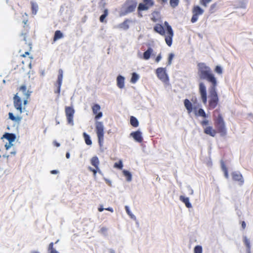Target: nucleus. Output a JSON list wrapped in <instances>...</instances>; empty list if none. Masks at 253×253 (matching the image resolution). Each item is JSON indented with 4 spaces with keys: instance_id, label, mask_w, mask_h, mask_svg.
Listing matches in <instances>:
<instances>
[{
    "instance_id": "obj_41",
    "label": "nucleus",
    "mask_w": 253,
    "mask_h": 253,
    "mask_svg": "<svg viewBox=\"0 0 253 253\" xmlns=\"http://www.w3.org/2000/svg\"><path fill=\"white\" fill-rule=\"evenodd\" d=\"M222 170L224 171V176L226 178H228L229 177L228 172V169L227 168L223 165L222 166Z\"/></svg>"
},
{
    "instance_id": "obj_53",
    "label": "nucleus",
    "mask_w": 253,
    "mask_h": 253,
    "mask_svg": "<svg viewBox=\"0 0 253 253\" xmlns=\"http://www.w3.org/2000/svg\"><path fill=\"white\" fill-rule=\"evenodd\" d=\"M70 153L69 152L66 153V157L67 159H69L70 158Z\"/></svg>"
},
{
    "instance_id": "obj_22",
    "label": "nucleus",
    "mask_w": 253,
    "mask_h": 253,
    "mask_svg": "<svg viewBox=\"0 0 253 253\" xmlns=\"http://www.w3.org/2000/svg\"><path fill=\"white\" fill-rule=\"evenodd\" d=\"M180 200L185 204L186 207L188 208H191L192 207V205L189 202V199L188 197H185L183 196H180L179 197Z\"/></svg>"
},
{
    "instance_id": "obj_33",
    "label": "nucleus",
    "mask_w": 253,
    "mask_h": 253,
    "mask_svg": "<svg viewBox=\"0 0 253 253\" xmlns=\"http://www.w3.org/2000/svg\"><path fill=\"white\" fill-rule=\"evenodd\" d=\"M124 175L126 177L127 181H130L131 180V174L127 170H124L123 171Z\"/></svg>"
},
{
    "instance_id": "obj_44",
    "label": "nucleus",
    "mask_w": 253,
    "mask_h": 253,
    "mask_svg": "<svg viewBox=\"0 0 253 253\" xmlns=\"http://www.w3.org/2000/svg\"><path fill=\"white\" fill-rule=\"evenodd\" d=\"M162 58V57H161V54H159L156 58L155 59V61L157 62V63H158L161 59Z\"/></svg>"
},
{
    "instance_id": "obj_38",
    "label": "nucleus",
    "mask_w": 253,
    "mask_h": 253,
    "mask_svg": "<svg viewBox=\"0 0 253 253\" xmlns=\"http://www.w3.org/2000/svg\"><path fill=\"white\" fill-rule=\"evenodd\" d=\"M194 253H202V247L201 246H196L194 248Z\"/></svg>"
},
{
    "instance_id": "obj_15",
    "label": "nucleus",
    "mask_w": 253,
    "mask_h": 253,
    "mask_svg": "<svg viewBox=\"0 0 253 253\" xmlns=\"http://www.w3.org/2000/svg\"><path fill=\"white\" fill-rule=\"evenodd\" d=\"M62 79H63V71L62 69H59L58 70V79L57 81V88L56 91H55V93L59 94L60 92V88L62 83Z\"/></svg>"
},
{
    "instance_id": "obj_27",
    "label": "nucleus",
    "mask_w": 253,
    "mask_h": 253,
    "mask_svg": "<svg viewBox=\"0 0 253 253\" xmlns=\"http://www.w3.org/2000/svg\"><path fill=\"white\" fill-rule=\"evenodd\" d=\"M159 15V12L156 11H153L152 13V17L151 18V20L154 22H156L158 20Z\"/></svg>"
},
{
    "instance_id": "obj_11",
    "label": "nucleus",
    "mask_w": 253,
    "mask_h": 253,
    "mask_svg": "<svg viewBox=\"0 0 253 253\" xmlns=\"http://www.w3.org/2000/svg\"><path fill=\"white\" fill-rule=\"evenodd\" d=\"M156 74L158 78L163 82H167L169 80L168 76L166 70L163 68H158L156 70Z\"/></svg>"
},
{
    "instance_id": "obj_12",
    "label": "nucleus",
    "mask_w": 253,
    "mask_h": 253,
    "mask_svg": "<svg viewBox=\"0 0 253 253\" xmlns=\"http://www.w3.org/2000/svg\"><path fill=\"white\" fill-rule=\"evenodd\" d=\"M26 21H24L25 25L23 27V29L22 31L21 34V37L22 38V40L26 42V43H27V41L30 39V35H29V29L30 27L28 25H27Z\"/></svg>"
},
{
    "instance_id": "obj_24",
    "label": "nucleus",
    "mask_w": 253,
    "mask_h": 253,
    "mask_svg": "<svg viewBox=\"0 0 253 253\" xmlns=\"http://www.w3.org/2000/svg\"><path fill=\"white\" fill-rule=\"evenodd\" d=\"M63 37V35L60 30H57L55 32L54 36L53 37V41L55 42L57 40L60 39Z\"/></svg>"
},
{
    "instance_id": "obj_28",
    "label": "nucleus",
    "mask_w": 253,
    "mask_h": 253,
    "mask_svg": "<svg viewBox=\"0 0 253 253\" xmlns=\"http://www.w3.org/2000/svg\"><path fill=\"white\" fill-rule=\"evenodd\" d=\"M83 136L84 139V141L85 143L88 145H90L92 144V141L90 138V136L88 134H87L85 132L83 133Z\"/></svg>"
},
{
    "instance_id": "obj_23",
    "label": "nucleus",
    "mask_w": 253,
    "mask_h": 253,
    "mask_svg": "<svg viewBox=\"0 0 253 253\" xmlns=\"http://www.w3.org/2000/svg\"><path fill=\"white\" fill-rule=\"evenodd\" d=\"M90 163L95 168L97 169H99V161L97 157H93L90 160Z\"/></svg>"
},
{
    "instance_id": "obj_8",
    "label": "nucleus",
    "mask_w": 253,
    "mask_h": 253,
    "mask_svg": "<svg viewBox=\"0 0 253 253\" xmlns=\"http://www.w3.org/2000/svg\"><path fill=\"white\" fill-rule=\"evenodd\" d=\"M136 0H127L125 3V14L134 11L137 6Z\"/></svg>"
},
{
    "instance_id": "obj_54",
    "label": "nucleus",
    "mask_w": 253,
    "mask_h": 253,
    "mask_svg": "<svg viewBox=\"0 0 253 253\" xmlns=\"http://www.w3.org/2000/svg\"><path fill=\"white\" fill-rule=\"evenodd\" d=\"M55 145H56L57 147H59V145H60V144H59V143H56Z\"/></svg>"
},
{
    "instance_id": "obj_2",
    "label": "nucleus",
    "mask_w": 253,
    "mask_h": 253,
    "mask_svg": "<svg viewBox=\"0 0 253 253\" xmlns=\"http://www.w3.org/2000/svg\"><path fill=\"white\" fill-rule=\"evenodd\" d=\"M213 118L216 129L211 126L204 127L209 123L208 120H204L201 122V126L204 128V133L212 137H214L217 133H220L221 136H225L227 133L225 124L219 109H216L213 112Z\"/></svg>"
},
{
    "instance_id": "obj_36",
    "label": "nucleus",
    "mask_w": 253,
    "mask_h": 253,
    "mask_svg": "<svg viewBox=\"0 0 253 253\" xmlns=\"http://www.w3.org/2000/svg\"><path fill=\"white\" fill-rule=\"evenodd\" d=\"M88 170H89V171H91V172H93V176H94V177H96V173H97V172H99V173H100V172H101V171H100V170L99 169H96V168H95V169H92L91 167H89L88 168Z\"/></svg>"
},
{
    "instance_id": "obj_4",
    "label": "nucleus",
    "mask_w": 253,
    "mask_h": 253,
    "mask_svg": "<svg viewBox=\"0 0 253 253\" xmlns=\"http://www.w3.org/2000/svg\"><path fill=\"white\" fill-rule=\"evenodd\" d=\"M184 105L189 114L194 111L196 116H200L204 118L207 117L204 109L200 108L198 110H197V107L195 105L193 107L192 102L189 99H185L184 100Z\"/></svg>"
},
{
    "instance_id": "obj_26",
    "label": "nucleus",
    "mask_w": 253,
    "mask_h": 253,
    "mask_svg": "<svg viewBox=\"0 0 253 253\" xmlns=\"http://www.w3.org/2000/svg\"><path fill=\"white\" fill-rule=\"evenodd\" d=\"M31 4L32 14L36 15L38 10V5L36 3L33 1H31Z\"/></svg>"
},
{
    "instance_id": "obj_9",
    "label": "nucleus",
    "mask_w": 253,
    "mask_h": 253,
    "mask_svg": "<svg viewBox=\"0 0 253 253\" xmlns=\"http://www.w3.org/2000/svg\"><path fill=\"white\" fill-rule=\"evenodd\" d=\"M13 105L15 108L18 110L20 113H22L23 112V109H25V108H22V101L21 99V97L18 95L17 93L14 95L13 97Z\"/></svg>"
},
{
    "instance_id": "obj_20",
    "label": "nucleus",
    "mask_w": 253,
    "mask_h": 253,
    "mask_svg": "<svg viewBox=\"0 0 253 253\" xmlns=\"http://www.w3.org/2000/svg\"><path fill=\"white\" fill-rule=\"evenodd\" d=\"M153 52V49L151 47H149L147 50L143 53L142 58L146 60H148L150 58Z\"/></svg>"
},
{
    "instance_id": "obj_13",
    "label": "nucleus",
    "mask_w": 253,
    "mask_h": 253,
    "mask_svg": "<svg viewBox=\"0 0 253 253\" xmlns=\"http://www.w3.org/2000/svg\"><path fill=\"white\" fill-rule=\"evenodd\" d=\"M232 178L233 181L238 182L240 186L243 185L244 180L242 175L238 171H234L231 173Z\"/></svg>"
},
{
    "instance_id": "obj_14",
    "label": "nucleus",
    "mask_w": 253,
    "mask_h": 253,
    "mask_svg": "<svg viewBox=\"0 0 253 253\" xmlns=\"http://www.w3.org/2000/svg\"><path fill=\"white\" fill-rule=\"evenodd\" d=\"M19 91L22 92L24 96V105L28 103V99L30 97V92L27 90V87L25 85H21L19 88Z\"/></svg>"
},
{
    "instance_id": "obj_7",
    "label": "nucleus",
    "mask_w": 253,
    "mask_h": 253,
    "mask_svg": "<svg viewBox=\"0 0 253 253\" xmlns=\"http://www.w3.org/2000/svg\"><path fill=\"white\" fill-rule=\"evenodd\" d=\"M193 15L191 19V22L193 23L196 22L199 15H202L204 13V10L198 5H195L192 9Z\"/></svg>"
},
{
    "instance_id": "obj_29",
    "label": "nucleus",
    "mask_w": 253,
    "mask_h": 253,
    "mask_svg": "<svg viewBox=\"0 0 253 253\" xmlns=\"http://www.w3.org/2000/svg\"><path fill=\"white\" fill-rule=\"evenodd\" d=\"M8 116H9V118L13 121L18 122H20L21 120V117H15L13 115V113H12L11 112H9L8 113Z\"/></svg>"
},
{
    "instance_id": "obj_25",
    "label": "nucleus",
    "mask_w": 253,
    "mask_h": 253,
    "mask_svg": "<svg viewBox=\"0 0 253 253\" xmlns=\"http://www.w3.org/2000/svg\"><path fill=\"white\" fill-rule=\"evenodd\" d=\"M130 125L132 126L135 127H137L139 125V122H138L137 119L133 116L130 117Z\"/></svg>"
},
{
    "instance_id": "obj_46",
    "label": "nucleus",
    "mask_w": 253,
    "mask_h": 253,
    "mask_svg": "<svg viewBox=\"0 0 253 253\" xmlns=\"http://www.w3.org/2000/svg\"><path fill=\"white\" fill-rule=\"evenodd\" d=\"M217 4L216 3H214L212 4L211 5V7H210V10L211 11L214 8H215Z\"/></svg>"
},
{
    "instance_id": "obj_49",
    "label": "nucleus",
    "mask_w": 253,
    "mask_h": 253,
    "mask_svg": "<svg viewBox=\"0 0 253 253\" xmlns=\"http://www.w3.org/2000/svg\"><path fill=\"white\" fill-rule=\"evenodd\" d=\"M12 145L11 143L9 142L8 144H6L5 145V147L6 150H8L10 147H11V146Z\"/></svg>"
},
{
    "instance_id": "obj_30",
    "label": "nucleus",
    "mask_w": 253,
    "mask_h": 253,
    "mask_svg": "<svg viewBox=\"0 0 253 253\" xmlns=\"http://www.w3.org/2000/svg\"><path fill=\"white\" fill-rule=\"evenodd\" d=\"M54 244L51 242L49 244L48 248V251L49 253H59L53 247Z\"/></svg>"
},
{
    "instance_id": "obj_55",
    "label": "nucleus",
    "mask_w": 253,
    "mask_h": 253,
    "mask_svg": "<svg viewBox=\"0 0 253 253\" xmlns=\"http://www.w3.org/2000/svg\"><path fill=\"white\" fill-rule=\"evenodd\" d=\"M28 44L30 46V48H31V43H28Z\"/></svg>"
},
{
    "instance_id": "obj_51",
    "label": "nucleus",
    "mask_w": 253,
    "mask_h": 253,
    "mask_svg": "<svg viewBox=\"0 0 253 253\" xmlns=\"http://www.w3.org/2000/svg\"><path fill=\"white\" fill-rule=\"evenodd\" d=\"M125 209H126V211L127 213V214L130 215H131L130 213V211L129 210V209H128V207L126 206Z\"/></svg>"
},
{
    "instance_id": "obj_37",
    "label": "nucleus",
    "mask_w": 253,
    "mask_h": 253,
    "mask_svg": "<svg viewBox=\"0 0 253 253\" xmlns=\"http://www.w3.org/2000/svg\"><path fill=\"white\" fill-rule=\"evenodd\" d=\"M104 210L108 211H111V212H113V211H114L113 209L112 208H110L109 207V208L104 209L103 208V206L102 205H100L98 209V211H100V212Z\"/></svg>"
},
{
    "instance_id": "obj_35",
    "label": "nucleus",
    "mask_w": 253,
    "mask_h": 253,
    "mask_svg": "<svg viewBox=\"0 0 253 253\" xmlns=\"http://www.w3.org/2000/svg\"><path fill=\"white\" fill-rule=\"evenodd\" d=\"M169 3L172 8H175L178 5L179 0H170Z\"/></svg>"
},
{
    "instance_id": "obj_19",
    "label": "nucleus",
    "mask_w": 253,
    "mask_h": 253,
    "mask_svg": "<svg viewBox=\"0 0 253 253\" xmlns=\"http://www.w3.org/2000/svg\"><path fill=\"white\" fill-rule=\"evenodd\" d=\"M131 22V20L126 19L123 23L118 25V27L120 29L126 30L129 28V23Z\"/></svg>"
},
{
    "instance_id": "obj_42",
    "label": "nucleus",
    "mask_w": 253,
    "mask_h": 253,
    "mask_svg": "<svg viewBox=\"0 0 253 253\" xmlns=\"http://www.w3.org/2000/svg\"><path fill=\"white\" fill-rule=\"evenodd\" d=\"M214 71L216 73L218 74H222V69L221 67L219 66H216L214 69Z\"/></svg>"
},
{
    "instance_id": "obj_5",
    "label": "nucleus",
    "mask_w": 253,
    "mask_h": 253,
    "mask_svg": "<svg viewBox=\"0 0 253 253\" xmlns=\"http://www.w3.org/2000/svg\"><path fill=\"white\" fill-rule=\"evenodd\" d=\"M95 126L98 143L100 147H101L104 141V126L103 123L101 122H97Z\"/></svg>"
},
{
    "instance_id": "obj_56",
    "label": "nucleus",
    "mask_w": 253,
    "mask_h": 253,
    "mask_svg": "<svg viewBox=\"0 0 253 253\" xmlns=\"http://www.w3.org/2000/svg\"><path fill=\"white\" fill-rule=\"evenodd\" d=\"M32 253H40L38 252L34 251Z\"/></svg>"
},
{
    "instance_id": "obj_21",
    "label": "nucleus",
    "mask_w": 253,
    "mask_h": 253,
    "mask_svg": "<svg viewBox=\"0 0 253 253\" xmlns=\"http://www.w3.org/2000/svg\"><path fill=\"white\" fill-rule=\"evenodd\" d=\"M2 137L8 140L9 142L10 143H12V142H13L16 138V136L14 134L9 133H5L3 135Z\"/></svg>"
},
{
    "instance_id": "obj_17",
    "label": "nucleus",
    "mask_w": 253,
    "mask_h": 253,
    "mask_svg": "<svg viewBox=\"0 0 253 253\" xmlns=\"http://www.w3.org/2000/svg\"><path fill=\"white\" fill-rule=\"evenodd\" d=\"M133 139L137 142H141L143 141V138L142 137V133L140 131H136L132 132L130 133Z\"/></svg>"
},
{
    "instance_id": "obj_32",
    "label": "nucleus",
    "mask_w": 253,
    "mask_h": 253,
    "mask_svg": "<svg viewBox=\"0 0 253 253\" xmlns=\"http://www.w3.org/2000/svg\"><path fill=\"white\" fill-rule=\"evenodd\" d=\"M108 14V10L107 9H105L104 11V13L101 15L100 17L99 20L101 22H104V19L107 17Z\"/></svg>"
},
{
    "instance_id": "obj_34",
    "label": "nucleus",
    "mask_w": 253,
    "mask_h": 253,
    "mask_svg": "<svg viewBox=\"0 0 253 253\" xmlns=\"http://www.w3.org/2000/svg\"><path fill=\"white\" fill-rule=\"evenodd\" d=\"M139 77L138 75L135 73H132V77L131 78V82L132 83H135L137 82V81L138 80Z\"/></svg>"
},
{
    "instance_id": "obj_48",
    "label": "nucleus",
    "mask_w": 253,
    "mask_h": 253,
    "mask_svg": "<svg viewBox=\"0 0 253 253\" xmlns=\"http://www.w3.org/2000/svg\"><path fill=\"white\" fill-rule=\"evenodd\" d=\"M242 227L243 229H245L246 227V224L244 221L241 222Z\"/></svg>"
},
{
    "instance_id": "obj_10",
    "label": "nucleus",
    "mask_w": 253,
    "mask_h": 253,
    "mask_svg": "<svg viewBox=\"0 0 253 253\" xmlns=\"http://www.w3.org/2000/svg\"><path fill=\"white\" fill-rule=\"evenodd\" d=\"M65 111L68 123L73 126L74 125V109L72 107H66Z\"/></svg>"
},
{
    "instance_id": "obj_16",
    "label": "nucleus",
    "mask_w": 253,
    "mask_h": 253,
    "mask_svg": "<svg viewBox=\"0 0 253 253\" xmlns=\"http://www.w3.org/2000/svg\"><path fill=\"white\" fill-rule=\"evenodd\" d=\"M92 109L93 113L94 114H96L95 116V119L97 120V119L100 118L102 116V112H99L98 113V112H99L100 110V106L98 104H94L92 107Z\"/></svg>"
},
{
    "instance_id": "obj_6",
    "label": "nucleus",
    "mask_w": 253,
    "mask_h": 253,
    "mask_svg": "<svg viewBox=\"0 0 253 253\" xmlns=\"http://www.w3.org/2000/svg\"><path fill=\"white\" fill-rule=\"evenodd\" d=\"M154 5L153 0H143V2L139 4L137 10L138 12L147 10Z\"/></svg>"
},
{
    "instance_id": "obj_1",
    "label": "nucleus",
    "mask_w": 253,
    "mask_h": 253,
    "mask_svg": "<svg viewBox=\"0 0 253 253\" xmlns=\"http://www.w3.org/2000/svg\"><path fill=\"white\" fill-rule=\"evenodd\" d=\"M197 75L200 80H206L211 84L209 88V95H207L206 86L203 82L199 84V93L201 100L204 105H207L208 110L215 108L219 103V97L216 90L217 80L211 68L205 63L197 64Z\"/></svg>"
},
{
    "instance_id": "obj_43",
    "label": "nucleus",
    "mask_w": 253,
    "mask_h": 253,
    "mask_svg": "<svg viewBox=\"0 0 253 253\" xmlns=\"http://www.w3.org/2000/svg\"><path fill=\"white\" fill-rule=\"evenodd\" d=\"M174 57V54L172 53H170L169 55L168 66L170 65L171 64L172 59Z\"/></svg>"
},
{
    "instance_id": "obj_47",
    "label": "nucleus",
    "mask_w": 253,
    "mask_h": 253,
    "mask_svg": "<svg viewBox=\"0 0 253 253\" xmlns=\"http://www.w3.org/2000/svg\"><path fill=\"white\" fill-rule=\"evenodd\" d=\"M191 101L193 102V104H195V105L196 104H198V105H199V104H198V103L197 102V98H196V97H195V98H194H194H192V99H191Z\"/></svg>"
},
{
    "instance_id": "obj_18",
    "label": "nucleus",
    "mask_w": 253,
    "mask_h": 253,
    "mask_svg": "<svg viewBox=\"0 0 253 253\" xmlns=\"http://www.w3.org/2000/svg\"><path fill=\"white\" fill-rule=\"evenodd\" d=\"M117 86L120 88H123L125 86V78L124 77L119 75L117 78Z\"/></svg>"
},
{
    "instance_id": "obj_52",
    "label": "nucleus",
    "mask_w": 253,
    "mask_h": 253,
    "mask_svg": "<svg viewBox=\"0 0 253 253\" xmlns=\"http://www.w3.org/2000/svg\"><path fill=\"white\" fill-rule=\"evenodd\" d=\"M52 174H57L58 173V171L56 170H52L50 171Z\"/></svg>"
},
{
    "instance_id": "obj_58",
    "label": "nucleus",
    "mask_w": 253,
    "mask_h": 253,
    "mask_svg": "<svg viewBox=\"0 0 253 253\" xmlns=\"http://www.w3.org/2000/svg\"><path fill=\"white\" fill-rule=\"evenodd\" d=\"M3 157H6V156L3 155ZM6 157H7H7H8V156H6Z\"/></svg>"
},
{
    "instance_id": "obj_3",
    "label": "nucleus",
    "mask_w": 253,
    "mask_h": 253,
    "mask_svg": "<svg viewBox=\"0 0 253 253\" xmlns=\"http://www.w3.org/2000/svg\"><path fill=\"white\" fill-rule=\"evenodd\" d=\"M165 25L166 26V33L164 27L160 24H156L154 27V30L160 35L165 36V40L167 44L169 46H170L172 43V38L174 35L173 31L171 27L167 22H165Z\"/></svg>"
},
{
    "instance_id": "obj_31",
    "label": "nucleus",
    "mask_w": 253,
    "mask_h": 253,
    "mask_svg": "<svg viewBox=\"0 0 253 253\" xmlns=\"http://www.w3.org/2000/svg\"><path fill=\"white\" fill-rule=\"evenodd\" d=\"M244 243L246 247L247 248L248 252H249L251 249L250 242L247 237H244Z\"/></svg>"
},
{
    "instance_id": "obj_45",
    "label": "nucleus",
    "mask_w": 253,
    "mask_h": 253,
    "mask_svg": "<svg viewBox=\"0 0 253 253\" xmlns=\"http://www.w3.org/2000/svg\"><path fill=\"white\" fill-rule=\"evenodd\" d=\"M30 54V53L29 51H25L24 53L21 54L20 56L23 57H26V55H29Z\"/></svg>"
},
{
    "instance_id": "obj_50",
    "label": "nucleus",
    "mask_w": 253,
    "mask_h": 253,
    "mask_svg": "<svg viewBox=\"0 0 253 253\" xmlns=\"http://www.w3.org/2000/svg\"><path fill=\"white\" fill-rule=\"evenodd\" d=\"M157 1L162 4H165L167 2V0H157Z\"/></svg>"
},
{
    "instance_id": "obj_59",
    "label": "nucleus",
    "mask_w": 253,
    "mask_h": 253,
    "mask_svg": "<svg viewBox=\"0 0 253 253\" xmlns=\"http://www.w3.org/2000/svg\"><path fill=\"white\" fill-rule=\"evenodd\" d=\"M12 153V154H15V152H13V153Z\"/></svg>"
},
{
    "instance_id": "obj_40",
    "label": "nucleus",
    "mask_w": 253,
    "mask_h": 253,
    "mask_svg": "<svg viewBox=\"0 0 253 253\" xmlns=\"http://www.w3.org/2000/svg\"><path fill=\"white\" fill-rule=\"evenodd\" d=\"M114 167L117 168L119 169H122L123 167V165L122 161L120 160L118 163H115Z\"/></svg>"
},
{
    "instance_id": "obj_39",
    "label": "nucleus",
    "mask_w": 253,
    "mask_h": 253,
    "mask_svg": "<svg viewBox=\"0 0 253 253\" xmlns=\"http://www.w3.org/2000/svg\"><path fill=\"white\" fill-rule=\"evenodd\" d=\"M211 0H200V3L201 5L205 7H207L209 3H210Z\"/></svg>"
},
{
    "instance_id": "obj_57",
    "label": "nucleus",
    "mask_w": 253,
    "mask_h": 253,
    "mask_svg": "<svg viewBox=\"0 0 253 253\" xmlns=\"http://www.w3.org/2000/svg\"><path fill=\"white\" fill-rule=\"evenodd\" d=\"M105 229H105V228H102L101 229V230H102V231H104V230H105Z\"/></svg>"
}]
</instances>
